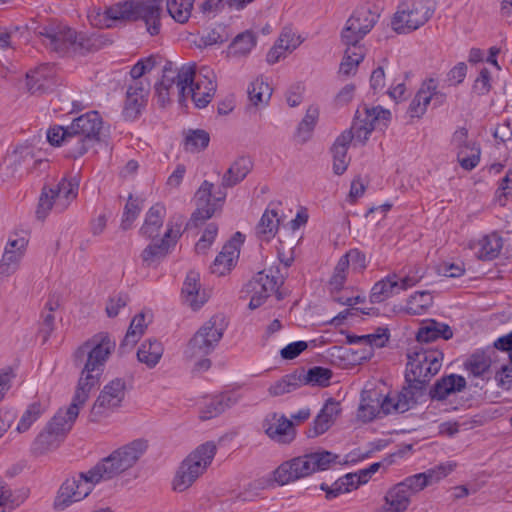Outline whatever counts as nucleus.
Wrapping results in <instances>:
<instances>
[{
    "label": "nucleus",
    "instance_id": "412c9836",
    "mask_svg": "<svg viewBox=\"0 0 512 512\" xmlns=\"http://www.w3.org/2000/svg\"><path fill=\"white\" fill-rule=\"evenodd\" d=\"M70 129H75L87 142L95 144L100 141L102 118L97 111H90L75 118L70 124Z\"/></svg>",
    "mask_w": 512,
    "mask_h": 512
},
{
    "label": "nucleus",
    "instance_id": "f03ea898",
    "mask_svg": "<svg viewBox=\"0 0 512 512\" xmlns=\"http://www.w3.org/2000/svg\"><path fill=\"white\" fill-rule=\"evenodd\" d=\"M146 449V441L134 440L113 451L87 472L66 479L59 488L54 507L64 510L71 504L83 500L97 483L110 480L134 466Z\"/></svg>",
    "mask_w": 512,
    "mask_h": 512
},
{
    "label": "nucleus",
    "instance_id": "ea45409f",
    "mask_svg": "<svg viewBox=\"0 0 512 512\" xmlns=\"http://www.w3.org/2000/svg\"><path fill=\"white\" fill-rule=\"evenodd\" d=\"M280 223L278 213L275 209H266L258 225L256 226V235L260 240L269 241L272 239Z\"/></svg>",
    "mask_w": 512,
    "mask_h": 512
},
{
    "label": "nucleus",
    "instance_id": "37998d69",
    "mask_svg": "<svg viewBox=\"0 0 512 512\" xmlns=\"http://www.w3.org/2000/svg\"><path fill=\"white\" fill-rule=\"evenodd\" d=\"M411 496L400 483L396 484L385 497L386 512H404L410 504Z\"/></svg>",
    "mask_w": 512,
    "mask_h": 512
},
{
    "label": "nucleus",
    "instance_id": "0e129e2a",
    "mask_svg": "<svg viewBox=\"0 0 512 512\" xmlns=\"http://www.w3.org/2000/svg\"><path fill=\"white\" fill-rule=\"evenodd\" d=\"M333 155V171L336 175H342L349 164L347 151L344 148L333 147L331 148Z\"/></svg>",
    "mask_w": 512,
    "mask_h": 512
},
{
    "label": "nucleus",
    "instance_id": "a878e982",
    "mask_svg": "<svg viewBox=\"0 0 512 512\" xmlns=\"http://www.w3.org/2000/svg\"><path fill=\"white\" fill-rule=\"evenodd\" d=\"M402 390L396 397V410L398 413H404L418 403V400L424 395L426 386L424 382H405Z\"/></svg>",
    "mask_w": 512,
    "mask_h": 512
},
{
    "label": "nucleus",
    "instance_id": "052dcab7",
    "mask_svg": "<svg viewBox=\"0 0 512 512\" xmlns=\"http://www.w3.org/2000/svg\"><path fill=\"white\" fill-rule=\"evenodd\" d=\"M218 232V227L214 223L209 224L201 238L195 245V251L198 254H205L215 240Z\"/></svg>",
    "mask_w": 512,
    "mask_h": 512
},
{
    "label": "nucleus",
    "instance_id": "4468645a",
    "mask_svg": "<svg viewBox=\"0 0 512 512\" xmlns=\"http://www.w3.org/2000/svg\"><path fill=\"white\" fill-rule=\"evenodd\" d=\"M126 395V382L115 378L104 386L90 411V420L99 421L120 407Z\"/></svg>",
    "mask_w": 512,
    "mask_h": 512
},
{
    "label": "nucleus",
    "instance_id": "20e7f679",
    "mask_svg": "<svg viewBox=\"0 0 512 512\" xmlns=\"http://www.w3.org/2000/svg\"><path fill=\"white\" fill-rule=\"evenodd\" d=\"M335 464H341L339 455L318 450L282 463L274 471V479L278 484L285 485L315 472L327 470Z\"/></svg>",
    "mask_w": 512,
    "mask_h": 512
},
{
    "label": "nucleus",
    "instance_id": "58836bf2",
    "mask_svg": "<svg viewBox=\"0 0 512 512\" xmlns=\"http://www.w3.org/2000/svg\"><path fill=\"white\" fill-rule=\"evenodd\" d=\"M64 151L67 157L77 159L83 156L91 147L94 146L91 142H87L86 139L75 129H70L68 125V134L65 138Z\"/></svg>",
    "mask_w": 512,
    "mask_h": 512
},
{
    "label": "nucleus",
    "instance_id": "c9c22d12",
    "mask_svg": "<svg viewBox=\"0 0 512 512\" xmlns=\"http://www.w3.org/2000/svg\"><path fill=\"white\" fill-rule=\"evenodd\" d=\"M123 8V2H118L112 6L102 10L101 8L94 7L90 10L88 18L90 23L99 28H109L112 26V22L116 20H124L123 13H116L115 8ZM123 9H121L122 11Z\"/></svg>",
    "mask_w": 512,
    "mask_h": 512
},
{
    "label": "nucleus",
    "instance_id": "c03bdc74",
    "mask_svg": "<svg viewBox=\"0 0 512 512\" xmlns=\"http://www.w3.org/2000/svg\"><path fill=\"white\" fill-rule=\"evenodd\" d=\"M352 473H348L343 477H340L332 485L322 483L320 489L325 492L327 500H332L341 494L348 493L354 489H357V482H354Z\"/></svg>",
    "mask_w": 512,
    "mask_h": 512
},
{
    "label": "nucleus",
    "instance_id": "72a5a7b5",
    "mask_svg": "<svg viewBox=\"0 0 512 512\" xmlns=\"http://www.w3.org/2000/svg\"><path fill=\"white\" fill-rule=\"evenodd\" d=\"M53 68L43 64L26 75L27 87L31 93L43 92L52 85Z\"/></svg>",
    "mask_w": 512,
    "mask_h": 512
},
{
    "label": "nucleus",
    "instance_id": "bb28decb",
    "mask_svg": "<svg viewBox=\"0 0 512 512\" xmlns=\"http://www.w3.org/2000/svg\"><path fill=\"white\" fill-rule=\"evenodd\" d=\"M466 387V380L463 376L451 374L437 380L429 394L432 399L444 400L450 394L460 392Z\"/></svg>",
    "mask_w": 512,
    "mask_h": 512
},
{
    "label": "nucleus",
    "instance_id": "7c9ffc66",
    "mask_svg": "<svg viewBox=\"0 0 512 512\" xmlns=\"http://www.w3.org/2000/svg\"><path fill=\"white\" fill-rule=\"evenodd\" d=\"M237 402V399L231 394H220L207 399L200 409L199 417L201 420H210L219 416L226 409Z\"/></svg>",
    "mask_w": 512,
    "mask_h": 512
},
{
    "label": "nucleus",
    "instance_id": "aec40b11",
    "mask_svg": "<svg viewBox=\"0 0 512 512\" xmlns=\"http://www.w3.org/2000/svg\"><path fill=\"white\" fill-rule=\"evenodd\" d=\"M243 241V234L236 232L234 236L222 247L221 252L217 255L211 265V272L213 274L223 276L231 270L239 257V249Z\"/></svg>",
    "mask_w": 512,
    "mask_h": 512
},
{
    "label": "nucleus",
    "instance_id": "6ab92c4d",
    "mask_svg": "<svg viewBox=\"0 0 512 512\" xmlns=\"http://www.w3.org/2000/svg\"><path fill=\"white\" fill-rule=\"evenodd\" d=\"M28 240L25 237L9 238L0 261V275L8 277L14 274L23 258Z\"/></svg>",
    "mask_w": 512,
    "mask_h": 512
},
{
    "label": "nucleus",
    "instance_id": "423d86ee",
    "mask_svg": "<svg viewBox=\"0 0 512 512\" xmlns=\"http://www.w3.org/2000/svg\"><path fill=\"white\" fill-rule=\"evenodd\" d=\"M39 35L43 43L56 52H66L72 49L74 52L84 53L91 51L95 46L92 38L83 33H77L67 25L60 22H51L42 27Z\"/></svg>",
    "mask_w": 512,
    "mask_h": 512
},
{
    "label": "nucleus",
    "instance_id": "09e8293b",
    "mask_svg": "<svg viewBox=\"0 0 512 512\" xmlns=\"http://www.w3.org/2000/svg\"><path fill=\"white\" fill-rule=\"evenodd\" d=\"M302 386L299 371L283 376L279 381L272 384L268 392L271 396H280L295 391Z\"/></svg>",
    "mask_w": 512,
    "mask_h": 512
},
{
    "label": "nucleus",
    "instance_id": "39448f33",
    "mask_svg": "<svg viewBox=\"0 0 512 512\" xmlns=\"http://www.w3.org/2000/svg\"><path fill=\"white\" fill-rule=\"evenodd\" d=\"M195 73V63L183 65L177 70L172 62H166L162 68L161 80L155 85L158 103L164 107L170 102L171 95L174 94L177 95L178 101L183 103L186 100L188 84L193 82Z\"/></svg>",
    "mask_w": 512,
    "mask_h": 512
},
{
    "label": "nucleus",
    "instance_id": "13d9d810",
    "mask_svg": "<svg viewBox=\"0 0 512 512\" xmlns=\"http://www.w3.org/2000/svg\"><path fill=\"white\" fill-rule=\"evenodd\" d=\"M44 411L45 407L40 402L37 401L30 404L20 418L17 431L20 433L26 432Z\"/></svg>",
    "mask_w": 512,
    "mask_h": 512
},
{
    "label": "nucleus",
    "instance_id": "7ed1b4c3",
    "mask_svg": "<svg viewBox=\"0 0 512 512\" xmlns=\"http://www.w3.org/2000/svg\"><path fill=\"white\" fill-rule=\"evenodd\" d=\"M252 169V161L248 157L236 159L222 177L221 186L215 189L214 184L204 181L195 194L196 210L191 216L195 226L210 219L221 207L226 198V188L240 183Z\"/></svg>",
    "mask_w": 512,
    "mask_h": 512
},
{
    "label": "nucleus",
    "instance_id": "774afa93",
    "mask_svg": "<svg viewBox=\"0 0 512 512\" xmlns=\"http://www.w3.org/2000/svg\"><path fill=\"white\" fill-rule=\"evenodd\" d=\"M68 134V126H54L47 131V140L53 146H64Z\"/></svg>",
    "mask_w": 512,
    "mask_h": 512
},
{
    "label": "nucleus",
    "instance_id": "1a4fd4ad",
    "mask_svg": "<svg viewBox=\"0 0 512 512\" xmlns=\"http://www.w3.org/2000/svg\"><path fill=\"white\" fill-rule=\"evenodd\" d=\"M436 9L435 0H403L392 19L397 33H409L423 26Z\"/></svg>",
    "mask_w": 512,
    "mask_h": 512
},
{
    "label": "nucleus",
    "instance_id": "4be33fe9",
    "mask_svg": "<svg viewBox=\"0 0 512 512\" xmlns=\"http://www.w3.org/2000/svg\"><path fill=\"white\" fill-rule=\"evenodd\" d=\"M340 412V402L329 398L314 419L312 426L307 430V436L314 438L325 433L335 422Z\"/></svg>",
    "mask_w": 512,
    "mask_h": 512
},
{
    "label": "nucleus",
    "instance_id": "3c124183",
    "mask_svg": "<svg viewBox=\"0 0 512 512\" xmlns=\"http://www.w3.org/2000/svg\"><path fill=\"white\" fill-rule=\"evenodd\" d=\"M433 304V296L429 291H417L407 301L406 311L411 315L424 313Z\"/></svg>",
    "mask_w": 512,
    "mask_h": 512
},
{
    "label": "nucleus",
    "instance_id": "f704fd0d",
    "mask_svg": "<svg viewBox=\"0 0 512 512\" xmlns=\"http://www.w3.org/2000/svg\"><path fill=\"white\" fill-rule=\"evenodd\" d=\"M165 207L161 203L153 205L146 214L140 233L147 238L159 236L165 217Z\"/></svg>",
    "mask_w": 512,
    "mask_h": 512
},
{
    "label": "nucleus",
    "instance_id": "dca6fc26",
    "mask_svg": "<svg viewBox=\"0 0 512 512\" xmlns=\"http://www.w3.org/2000/svg\"><path fill=\"white\" fill-rule=\"evenodd\" d=\"M437 88V81L433 78L423 82L407 110L411 118L422 117L431 101H434L435 105H440L444 102L446 95L438 91Z\"/></svg>",
    "mask_w": 512,
    "mask_h": 512
},
{
    "label": "nucleus",
    "instance_id": "cd10ccee",
    "mask_svg": "<svg viewBox=\"0 0 512 512\" xmlns=\"http://www.w3.org/2000/svg\"><path fill=\"white\" fill-rule=\"evenodd\" d=\"M453 337V331L448 324L430 319L422 324L416 334L420 343H429L439 338L449 340Z\"/></svg>",
    "mask_w": 512,
    "mask_h": 512
},
{
    "label": "nucleus",
    "instance_id": "2f4dec72",
    "mask_svg": "<svg viewBox=\"0 0 512 512\" xmlns=\"http://www.w3.org/2000/svg\"><path fill=\"white\" fill-rule=\"evenodd\" d=\"M475 248L478 259L490 261L499 256L503 248V239L497 232H493L479 239Z\"/></svg>",
    "mask_w": 512,
    "mask_h": 512
},
{
    "label": "nucleus",
    "instance_id": "864d4df0",
    "mask_svg": "<svg viewBox=\"0 0 512 512\" xmlns=\"http://www.w3.org/2000/svg\"><path fill=\"white\" fill-rule=\"evenodd\" d=\"M145 327V315L143 313L136 315L130 323V326L120 345V348H132L137 343L140 336L143 334Z\"/></svg>",
    "mask_w": 512,
    "mask_h": 512
},
{
    "label": "nucleus",
    "instance_id": "2eb2a0df",
    "mask_svg": "<svg viewBox=\"0 0 512 512\" xmlns=\"http://www.w3.org/2000/svg\"><path fill=\"white\" fill-rule=\"evenodd\" d=\"M181 226L182 221L169 222L160 243L150 244L142 251L141 258L146 267L157 266L167 256L182 235Z\"/></svg>",
    "mask_w": 512,
    "mask_h": 512
},
{
    "label": "nucleus",
    "instance_id": "79ce46f5",
    "mask_svg": "<svg viewBox=\"0 0 512 512\" xmlns=\"http://www.w3.org/2000/svg\"><path fill=\"white\" fill-rule=\"evenodd\" d=\"M298 371L301 378L302 386L310 385L327 387L330 384V380L333 375L330 369L321 366H314L310 368L308 371H305L304 369Z\"/></svg>",
    "mask_w": 512,
    "mask_h": 512
},
{
    "label": "nucleus",
    "instance_id": "a19ab883",
    "mask_svg": "<svg viewBox=\"0 0 512 512\" xmlns=\"http://www.w3.org/2000/svg\"><path fill=\"white\" fill-rule=\"evenodd\" d=\"M164 348L157 340L144 341L137 352V358L149 368L155 367L163 355Z\"/></svg>",
    "mask_w": 512,
    "mask_h": 512
},
{
    "label": "nucleus",
    "instance_id": "5701e85b",
    "mask_svg": "<svg viewBox=\"0 0 512 512\" xmlns=\"http://www.w3.org/2000/svg\"><path fill=\"white\" fill-rule=\"evenodd\" d=\"M300 35H297L292 28L284 27L274 46L267 54V61L274 64L282 58L286 52L294 51L301 43Z\"/></svg>",
    "mask_w": 512,
    "mask_h": 512
},
{
    "label": "nucleus",
    "instance_id": "f8f14e48",
    "mask_svg": "<svg viewBox=\"0 0 512 512\" xmlns=\"http://www.w3.org/2000/svg\"><path fill=\"white\" fill-rule=\"evenodd\" d=\"M121 7L115 8L116 13H123L124 21L141 20L151 36L158 35L161 30V16L163 13L160 0L146 1H125L123 10Z\"/></svg>",
    "mask_w": 512,
    "mask_h": 512
},
{
    "label": "nucleus",
    "instance_id": "393cba45",
    "mask_svg": "<svg viewBox=\"0 0 512 512\" xmlns=\"http://www.w3.org/2000/svg\"><path fill=\"white\" fill-rule=\"evenodd\" d=\"M391 113L389 110L381 107L365 108V117L359 120V126L356 127V137L361 138L363 134L364 140L368 135L376 129L381 122L383 126L390 120Z\"/></svg>",
    "mask_w": 512,
    "mask_h": 512
},
{
    "label": "nucleus",
    "instance_id": "bf43d9fd",
    "mask_svg": "<svg viewBox=\"0 0 512 512\" xmlns=\"http://www.w3.org/2000/svg\"><path fill=\"white\" fill-rule=\"evenodd\" d=\"M141 211V207L139 206L138 200L134 199L132 195L129 196L127 203L124 207L121 227L123 230H128L131 228L133 222L138 217Z\"/></svg>",
    "mask_w": 512,
    "mask_h": 512
},
{
    "label": "nucleus",
    "instance_id": "0eeeda50",
    "mask_svg": "<svg viewBox=\"0 0 512 512\" xmlns=\"http://www.w3.org/2000/svg\"><path fill=\"white\" fill-rule=\"evenodd\" d=\"M213 442L198 446L181 463L173 480V489L178 492L187 490L208 468L216 454Z\"/></svg>",
    "mask_w": 512,
    "mask_h": 512
},
{
    "label": "nucleus",
    "instance_id": "c85d7f7f",
    "mask_svg": "<svg viewBox=\"0 0 512 512\" xmlns=\"http://www.w3.org/2000/svg\"><path fill=\"white\" fill-rule=\"evenodd\" d=\"M464 368L470 377L479 378L482 382L491 378V359L484 352H475L464 362Z\"/></svg>",
    "mask_w": 512,
    "mask_h": 512
},
{
    "label": "nucleus",
    "instance_id": "a18cd8bd",
    "mask_svg": "<svg viewBox=\"0 0 512 512\" xmlns=\"http://www.w3.org/2000/svg\"><path fill=\"white\" fill-rule=\"evenodd\" d=\"M217 84H210L208 86L201 84H188L186 90V98L191 96L193 102L198 108L206 107L213 99L216 92Z\"/></svg>",
    "mask_w": 512,
    "mask_h": 512
},
{
    "label": "nucleus",
    "instance_id": "f257e3e1",
    "mask_svg": "<svg viewBox=\"0 0 512 512\" xmlns=\"http://www.w3.org/2000/svg\"><path fill=\"white\" fill-rule=\"evenodd\" d=\"M115 348V342L106 333H99L84 342L74 354L75 362L84 364L75 395L66 409H59L47 424L49 429L66 437L85 404L89 393L100 380L105 364Z\"/></svg>",
    "mask_w": 512,
    "mask_h": 512
},
{
    "label": "nucleus",
    "instance_id": "de8ad7c7",
    "mask_svg": "<svg viewBox=\"0 0 512 512\" xmlns=\"http://www.w3.org/2000/svg\"><path fill=\"white\" fill-rule=\"evenodd\" d=\"M363 59L364 50L362 46H347L340 63L339 73L345 76L354 74Z\"/></svg>",
    "mask_w": 512,
    "mask_h": 512
},
{
    "label": "nucleus",
    "instance_id": "9b49d317",
    "mask_svg": "<svg viewBox=\"0 0 512 512\" xmlns=\"http://www.w3.org/2000/svg\"><path fill=\"white\" fill-rule=\"evenodd\" d=\"M227 327L228 320L224 314L213 315L189 341L186 351L188 356L194 358L210 354L219 344Z\"/></svg>",
    "mask_w": 512,
    "mask_h": 512
},
{
    "label": "nucleus",
    "instance_id": "6e6d98bb",
    "mask_svg": "<svg viewBox=\"0 0 512 512\" xmlns=\"http://www.w3.org/2000/svg\"><path fill=\"white\" fill-rule=\"evenodd\" d=\"M480 154L481 151L477 145H465L464 149L457 152V159L463 169L470 171L478 165Z\"/></svg>",
    "mask_w": 512,
    "mask_h": 512
},
{
    "label": "nucleus",
    "instance_id": "8fccbe9b",
    "mask_svg": "<svg viewBox=\"0 0 512 512\" xmlns=\"http://www.w3.org/2000/svg\"><path fill=\"white\" fill-rule=\"evenodd\" d=\"M319 117V109L316 106H310L304 118L299 123L296 131V137L299 142L305 143L312 135L314 127Z\"/></svg>",
    "mask_w": 512,
    "mask_h": 512
},
{
    "label": "nucleus",
    "instance_id": "473e14b6",
    "mask_svg": "<svg viewBox=\"0 0 512 512\" xmlns=\"http://www.w3.org/2000/svg\"><path fill=\"white\" fill-rule=\"evenodd\" d=\"M145 93V88L141 82H135V84H131L128 87L123 110L126 119L133 120L140 114L144 104Z\"/></svg>",
    "mask_w": 512,
    "mask_h": 512
},
{
    "label": "nucleus",
    "instance_id": "9d476101",
    "mask_svg": "<svg viewBox=\"0 0 512 512\" xmlns=\"http://www.w3.org/2000/svg\"><path fill=\"white\" fill-rule=\"evenodd\" d=\"M405 382L423 381L424 386L436 375L443 361V353L437 349L413 348L407 354Z\"/></svg>",
    "mask_w": 512,
    "mask_h": 512
},
{
    "label": "nucleus",
    "instance_id": "e2e57ef3",
    "mask_svg": "<svg viewBox=\"0 0 512 512\" xmlns=\"http://www.w3.org/2000/svg\"><path fill=\"white\" fill-rule=\"evenodd\" d=\"M400 484L410 495H414L428 486L424 473L407 477L404 481L400 482Z\"/></svg>",
    "mask_w": 512,
    "mask_h": 512
},
{
    "label": "nucleus",
    "instance_id": "69168bd1",
    "mask_svg": "<svg viewBox=\"0 0 512 512\" xmlns=\"http://www.w3.org/2000/svg\"><path fill=\"white\" fill-rule=\"evenodd\" d=\"M129 297L126 293H117L111 296L106 306V312L109 317L118 315L119 310L127 305Z\"/></svg>",
    "mask_w": 512,
    "mask_h": 512
},
{
    "label": "nucleus",
    "instance_id": "f3484780",
    "mask_svg": "<svg viewBox=\"0 0 512 512\" xmlns=\"http://www.w3.org/2000/svg\"><path fill=\"white\" fill-rule=\"evenodd\" d=\"M278 280L274 276L257 273L244 287L243 292L250 297L248 307L254 310L260 307L272 292L276 291Z\"/></svg>",
    "mask_w": 512,
    "mask_h": 512
},
{
    "label": "nucleus",
    "instance_id": "49530a36",
    "mask_svg": "<svg viewBox=\"0 0 512 512\" xmlns=\"http://www.w3.org/2000/svg\"><path fill=\"white\" fill-rule=\"evenodd\" d=\"M249 102L254 107H261L268 104L272 89L263 79L257 78L248 87Z\"/></svg>",
    "mask_w": 512,
    "mask_h": 512
},
{
    "label": "nucleus",
    "instance_id": "680f3d73",
    "mask_svg": "<svg viewBox=\"0 0 512 512\" xmlns=\"http://www.w3.org/2000/svg\"><path fill=\"white\" fill-rule=\"evenodd\" d=\"M492 77L490 71L484 67L480 70L473 84V91L477 95H487L492 89Z\"/></svg>",
    "mask_w": 512,
    "mask_h": 512
},
{
    "label": "nucleus",
    "instance_id": "4c0bfd02",
    "mask_svg": "<svg viewBox=\"0 0 512 512\" xmlns=\"http://www.w3.org/2000/svg\"><path fill=\"white\" fill-rule=\"evenodd\" d=\"M65 438L49 429L46 426L45 430L42 431L32 443L31 451L34 455H43L49 451L56 449Z\"/></svg>",
    "mask_w": 512,
    "mask_h": 512
},
{
    "label": "nucleus",
    "instance_id": "603ef678",
    "mask_svg": "<svg viewBox=\"0 0 512 512\" xmlns=\"http://www.w3.org/2000/svg\"><path fill=\"white\" fill-rule=\"evenodd\" d=\"M194 0H167V11L179 23L188 21Z\"/></svg>",
    "mask_w": 512,
    "mask_h": 512
},
{
    "label": "nucleus",
    "instance_id": "338daca9",
    "mask_svg": "<svg viewBox=\"0 0 512 512\" xmlns=\"http://www.w3.org/2000/svg\"><path fill=\"white\" fill-rule=\"evenodd\" d=\"M454 468L453 464H440L433 469L424 472L427 484L431 485L446 477Z\"/></svg>",
    "mask_w": 512,
    "mask_h": 512
},
{
    "label": "nucleus",
    "instance_id": "ddd939ff",
    "mask_svg": "<svg viewBox=\"0 0 512 512\" xmlns=\"http://www.w3.org/2000/svg\"><path fill=\"white\" fill-rule=\"evenodd\" d=\"M379 14L368 6L355 9L341 31V41L346 46H360L359 42L372 30Z\"/></svg>",
    "mask_w": 512,
    "mask_h": 512
},
{
    "label": "nucleus",
    "instance_id": "e433bc0d",
    "mask_svg": "<svg viewBox=\"0 0 512 512\" xmlns=\"http://www.w3.org/2000/svg\"><path fill=\"white\" fill-rule=\"evenodd\" d=\"M399 281L396 275H389L386 278L376 282L370 293V302L374 304L382 303L398 291Z\"/></svg>",
    "mask_w": 512,
    "mask_h": 512
},
{
    "label": "nucleus",
    "instance_id": "a211bd4d",
    "mask_svg": "<svg viewBox=\"0 0 512 512\" xmlns=\"http://www.w3.org/2000/svg\"><path fill=\"white\" fill-rule=\"evenodd\" d=\"M262 428L271 440L281 444L291 443L296 436L292 421L276 412L265 416Z\"/></svg>",
    "mask_w": 512,
    "mask_h": 512
},
{
    "label": "nucleus",
    "instance_id": "b1692460",
    "mask_svg": "<svg viewBox=\"0 0 512 512\" xmlns=\"http://www.w3.org/2000/svg\"><path fill=\"white\" fill-rule=\"evenodd\" d=\"M200 275L195 271H190L182 287V297L185 304L193 310H197L204 305L208 296L205 291H201Z\"/></svg>",
    "mask_w": 512,
    "mask_h": 512
},
{
    "label": "nucleus",
    "instance_id": "c756f323",
    "mask_svg": "<svg viewBox=\"0 0 512 512\" xmlns=\"http://www.w3.org/2000/svg\"><path fill=\"white\" fill-rule=\"evenodd\" d=\"M381 393L375 389H364L361 393V403L358 408V418L369 422L380 416Z\"/></svg>",
    "mask_w": 512,
    "mask_h": 512
},
{
    "label": "nucleus",
    "instance_id": "5fc2aeb1",
    "mask_svg": "<svg viewBox=\"0 0 512 512\" xmlns=\"http://www.w3.org/2000/svg\"><path fill=\"white\" fill-rule=\"evenodd\" d=\"M210 141L208 132L202 129L190 130L184 141V148L189 152H199L205 149Z\"/></svg>",
    "mask_w": 512,
    "mask_h": 512
},
{
    "label": "nucleus",
    "instance_id": "6e6552de",
    "mask_svg": "<svg viewBox=\"0 0 512 512\" xmlns=\"http://www.w3.org/2000/svg\"><path fill=\"white\" fill-rule=\"evenodd\" d=\"M79 182L76 178L63 177L57 184L42 188L36 210L38 219H45L49 212H64L78 195Z\"/></svg>",
    "mask_w": 512,
    "mask_h": 512
},
{
    "label": "nucleus",
    "instance_id": "4d7b16f0",
    "mask_svg": "<svg viewBox=\"0 0 512 512\" xmlns=\"http://www.w3.org/2000/svg\"><path fill=\"white\" fill-rule=\"evenodd\" d=\"M256 45V37L250 31H245L235 37L230 45L231 53L234 55H246Z\"/></svg>",
    "mask_w": 512,
    "mask_h": 512
}]
</instances>
